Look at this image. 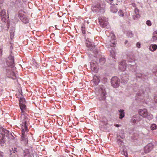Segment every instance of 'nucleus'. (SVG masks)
<instances>
[{"label": "nucleus", "instance_id": "nucleus-18", "mask_svg": "<svg viewBox=\"0 0 157 157\" xmlns=\"http://www.w3.org/2000/svg\"><path fill=\"white\" fill-rule=\"evenodd\" d=\"M105 6H104L103 5H101L99 4H97L95 6V7L97 8L96 10H98V11H100L102 9H104V8H105Z\"/></svg>", "mask_w": 157, "mask_h": 157}, {"label": "nucleus", "instance_id": "nucleus-9", "mask_svg": "<svg viewBox=\"0 0 157 157\" xmlns=\"http://www.w3.org/2000/svg\"><path fill=\"white\" fill-rule=\"evenodd\" d=\"M153 145L151 144H149L144 147V151L146 153L150 152L153 148Z\"/></svg>", "mask_w": 157, "mask_h": 157}, {"label": "nucleus", "instance_id": "nucleus-13", "mask_svg": "<svg viewBox=\"0 0 157 157\" xmlns=\"http://www.w3.org/2000/svg\"><path fill=\"white\" fill-rule=\"evenodd\" d=\"M126 68V65L125 62L124 61L121 62L119 65V69L122 71H124Z\"/></svg>", "mask_w": 157, "mask_h": 157}, {"label": "nucleus", "instance_id": "nucleus-11", "mask_svg": "<svg viewBox=\"0 0 157 157\" xmlns=\"http://www.w3.org/2000/svg\"><path fill=\"white\" fill-rule=\"evenodd\" d=\"M100 24L103 27H105L108 24V21L104 18L99 19Z\"/></svg>", "mask_w": 157, "mask_h": 157}, {"label": "nucleus", "instance_id": "nucleus-20", "mask_svg": "<svg viewBox=\"0 0 157 157\" xmlns=\"http://www.w3.org/2000/svg\"><path fill=\"white\" fill-rule=\"evenodd\" d=\"M152 39L153 41L157 40V31H155L153 33Z\"/></svg>", "mask_w": 157, "mask_h": 157}, {"label": "nucleus", "instance_id": "nucleus-43", "mask_svg": "<svg viewBox=\"0 0 157 157\" xmlns=\"http://www.w3.org/2000/svg\"><path fill=\"white\" fill-rule=\"evenodd\" d=\"M7 14H8V11L7 10Z\"/></svg>", "mask_w": 157, "mask_h": 157}, {"label": "nucleus", "instance_id": "nucleus-31", "mask_svg": "<svg viewBox=\"0 0 157 157\" xmlns=\"http://www.w3.org/2000/svg\"><path fill=\"white\" fill-rule=\"evenodd\" d=\"M135 12L136 14H139V10L137 8H135Z\"/></svg>", "mask_w": 157, "mask_h": 157}, {"label": "nucleus", "instance_id": "nucleus-21", "mask_svg": "<svg viewBox=\"0 0 157 157\" xmlns=\"http://www.w3.org/2000/svg\"><path fill=\"white\" fill-rule=\"evenodd\" d=\"M105 62V60L104 58H101L99 59V63L101 65H103Z\"/></svg>", "mask_w": 157, "mask_h": 157}, {"label": "nucleus", "instance_id": "nucleus-6", "mask_svg": "<svg viewBox=\"0 0 157 157\" xmlns=\"http://www.w3.org/2000/svg\"><path fill=\"white\" fill-rule=\"evenodd\" d=\"M7 64L9 67L14 66V60L13 56L10 55L6 59V61Z\"/></svg>", "mask_w": 157, "mask_h": 157}, {"label": "nucleus", "instance_id": "nucleus-46", "mask_svg": "<svg viewBox=\"0 0 157 157\" xmlns=\"http://www.w3.org/2000/svg\"><path fill=\"white\" fill-rule=\"evenodd\" d=\"M128 80H126L125 81H127Z\"/></svg>", "mask_w": 157, "mask_h": 157}, {"label": "nucleus", "instance_id": "nucleus-42", "mask_svg": "<svg viewBox=\"0 0 157 157\" xmlns=\"http://www.w3.org/2000/svg\"><path fill=\"white\" fill-rule=\"evenodd\" d=\"M128 42V41L127 40H126L124 42V44H126Z\"/></svg>", "mask_w": 157, "mask_h": 157}, {"label": "nucleus", "instance_id": "nucleus-4", "mask_svg": "<svg viewBox=\"0 0 157 157\" xmlns=\"http://www.w3.org/2000/svg\"><path fill=\"white\" fill-rule=\"evenodd\" d=\"M112 86L114 88H117L119 86L120 80L117 77H114L112 78L111 80Z\"/></svg>", "mask_w": 157, "mask_h": 157}, {"label": "nucleus", "instance_id": "nucleus-2", "mask_svg": "<svg viewBox=\"0 0 157 157\" xmlns=\"http://www.w3.org/2000/svg\"><path fill=\"white\" fill-rule=\"evenodd\" d=\"M25 98H20L19 100V106L20 109L21 111L22 115L21 117H21L23 115L25 117H28L25 115V113L26 109V106L25 105Z\"/></svg>", "mask_w": 157, "mask_h": 157}, {"label": "nucleus", "instance_id": "nucleus-34", "mask_svg": "<svg viewBox=\"0 0 157 157\" xmlns=\"http://www.w3.org/2000/svg\"><path fill=\"white\" fill-rule=\"evenodd\" d=\"M154 101L155 103H157V96L155 97Z\"/></svg>", "mask_w": 157, "mask_h": 157}, {"label": "nucleus", "instance_id": "nucleus-32", "mask_svg": "<svg viewBox=\"0 0 157 157\" xmlns=\"http://www.w3.org/2000/svg\"><path fill=\"white\" fill-rule=\"evenodd\" d=\"M89 43H90L89 42H87V43H86V46L87 47H89V48L91 47V46L92 45L91 44L90 45V44H88Z\"/></svg>", "mask_w": 157, "mask_h": 157}, {"label": "nucleus", "instance_id": "nucleus-26", "mask_svg": "<svg viewBox=\"0 0 157 157\" xmlns=\"http://www.w3.org/2000/svg\"><path fill=\"white\" fill-rule=\"evenodd\" d=\"M6 142L5 138V136H2L1 139H0V144H3Z\"/></svg>", "mask_w": 157, "mask_h": 157}, {"label": "nucleus", "instance_id": "nucleus-47", "mask_svg": "<svg viewBox=\"0 0 157 157\" xmlns=\"http://www.w3.org/2000/svg\"><path fill=\"white\" fill-rule=\"evenodd\" d=\"M121 138L122 139H123V137H121Z\"/></svg>", "mask_w": 157, "mask_h": 157}, {"label": "nucleus", "instance_id": "nucleus-29", "mask_svg": "<svg viewBox=\"0 0 157 157\" xmlns=\"http://www.w3.org/2000/svg\"><path fill=\"white\" fill-rule=\"evenodd\" d=\"M136 15L134 17V19H136V18H138L140 17V16L139 14H136Z\"/></svg>", "mask_w": 157, "mask_h": 157}, {"label": "nucleus", "instance_id": "nucleus-7", "mask_svg": "<svg viewBox=\"0 0 157 157\" xmlns=\"http://www.w3.org/2000/svg\"><path fill=\"white\" fill-rule=\"evenodd\" d=\"M90 67L91 70L94 72H96L98 70V64L96 62H91L90 63Z\"/></svg>", "mask_w": 157, "mask_h": 157}, {"label": "nucleus", "instance_id": "nucleus-45", "mask_svg": "<svg viewBox=\"0 0 157 157\" xmlns=\"http://www.w3.org/2000/svg\"><path fill=\"white\" fill-rule=\"evenodd\" d=\"M0 3H2V2H0Z\"/></svg>", "mask_w": 157, "mask_h": 157}, {"label": "nucleus", "instance_id": "nucleus-1", "mask_svg": "<svg viewBox=\"0 0 157 157\" xmlns=\"http://www.w3.org/2000/svg\"><path fill=\"white\" fill-rule=\"evenodd\" d=\"M29 119L24 115L21 117V124L22 129V135L21 140L26 145L28 144V138L25 131H28V126L29 124Z\"/></svg>", "mask_w": 157, "mask_h": 157}, {"label": "nucleus", "instance_id": "nucleus-14", "mask_svg": "<svg viewBox=\"0 0 157 157\" xmlns=\"http://www.w3.org/2000/svg\"><path fill=\"white\" fill-rule=\"evenodd\" d=\"M116 43L115 41V36L113 35V40H111L110 42V45L112 47H114Z\"/></svg>", "mask_w": 157, "mask_h": 157}, {"label": "nucleus", "instance_id": "nucleus-38", "mask_svg": "<svg viewBox=\"0 0 157 157\" xmlns=\"http://www.w3.org/2000/svg\"><path fill=\"white\" fill-rule=\"evenodd\" d=\"M115 126L117 127H119L120 126V125L119 124H116L115 125Z\"/></svg>", "mask_w": 157, "mask_h": 157}, {"label": "nucleus", "instance_id": "nucleus-40", "mask_svg": "<svg viewBox=\"0 0 157 157\" xmlns=\"http://www.w3.org/2000/svg\"><path fill=\"white\" fill-rule=\"evenodd\" d=\"M110 53L111 54H113V53L114 54H115V52L113 51V52H110Z\"/></svg>", "mask_w": 157, "mask_h": 157}, {"label": "nucleus", "instance_id": "nucleus-37", "mask_svg": "<svg viewBox=\"0 0 157 157\" xmlns=\"http://www.w3.org/2000/svg\"><path fill=\"white\" fill-rule=\"evenodd\" d=\"M0 157H3L2 153L1 152H0Z\"/></svg>", "mask_w": 157, "mask_h": 157}, {"label": "nucleus", "instance_id": "nucleus-22", "mask_svg": "<svg viewBox=\"0 0 157 157\" xmlns=\"http://www.w3.org/2000/svg\"><path fill=\"white\" fill-rule=\"evenodd\" d=\"M10 75H11V77H9V78H11L13 79H15L16 78L15 74L13 71L12 72H11V73Z\"/></svg>", "mask_w": 157, "mask_h": 157}, {"label": "nucleus", "instance_id": "nucleus-17", "mask_svg": "<svg viewBox=\"0 0 157 157\" xmlns=\"http://www.w3.org/2000/svg\"><path fill=\"white\" fill-rule=\"evenodd\" d=\"M157 49V45L156 44L151 45L149 48V50L152 52H153L156 50Z\"/></svg>", "mask_w": 157, "mask_h": 157}, {"label": "nucleus", "instance_id": "nucleus-35", "mask_svg": "<svg viewBox=\"0 0 157 157\" xmlns=\"http://www.w3.org/2000/svg\"><path fill=\"white\" fill-rule=\"evenodd\" d=\"M122 153H124V155L126 156L127 157L128 156V154L127 153H124V151H123Z\"/></svg>", "mask_w": 157, "mask_h": 157}, {"label": "nucleus", "instance_id": "nucleus-3", "mask_svg": "<svg viewBox=\"0 0 157 157\" xmlns=\"http://www.w3.org/2000/svg\"><path fill=\"white\" fill-rule=\"evenodd\" d=\"M139 115L144 118H146L149 120L152 119L153 117L152 114H149L147 109H140L139 111Z\"/></svg>", "mask_w": 157, "mask_h": 157}, {"label": "nucleus", "instance_id": "nucleus-25", "mask_svg": "<svg viewBox=\"0 0 157 157\" xmlns=\"http://www.w3.org/2000/svg\"><path fill=\"white\" fill-rule=\"evenodd\" d=\"M81 30L82 34H85L86 33V28L84 25H83L81 27Z\"/></svg>", "mask_w": 157, "mask_h": 157}, {"label": "nucleus", "instance_id": "nucleus-39", "mask_svg": "<svg viewBox=\"0 0 157 157\" xmlns=\"http://www.w3.org/2000/svg\"><path fill=\"white\" fill-rule=\"evenodd\" d=\"M103 79L105 81H107V78H105V77Z\"/></svg>", "mask_w": 157, "mask_h": 157}, {"label": "nucleus", "instance_id": "nucleus-44", "mask_svg": "<svg viewBox=\"0 0 157 157\" xmlns=\"http://www.w3.org/2000/svg\"><path fill=\"white\" fill-rule=\"evenodd\" d=\"M88 33H90L89 32H87Z\"/></svg>", "mask_w": 157, "mask_h": 157}, {"label": "nucleus", "instance_id": "nucleus-23", "mask_svg": "<svg viewBox=\"0 0 157 157\" xmlns=\"http://www.w3.org/2000/svg\"><path fill=\"white\" fill-rule=\"evenodd\" d=\"M27 153L24 155V157H34L33 155L30 154L29 152L27 151Z\"/></svg>", "mask_w": 157, "mask_h": 157}, {"label": "nucleus", "instance_id": "nucleus-27", "mask_svg": "<svg viewBox=\"0 0 157 157\" xmlns=\"http://www.w3.org/2000/svg\"><path fill=\"white\" fill-rule=\"evenodd\" d=\"M127 35L128 36L130 37H133V34L132 33V31H128L127 33Z\"/></svg>", "mask_w": 157, "mask_h": 157}, {"label": "nucleus", "instance_id": "nucleus-12", "mask_svg": "<svg viewBox=\"0 0 157 157\" xmlns=\"http://www.w3.org/2000/svg\"><path fill=\"white\" fill-rule=\"evenodd\" d=\"M6 12L5 10H2L0 12V15L2 20L5 22L6 21Z\"/></svg>", "mask_w": 157, "mask_h": 157}, {"label": "nucleus", "instance_id": "nucleus-8", "mask_svg": "<svg viewBox=\"0 0 157 157\" xmlns=\"http://www.w3.org/2000/svg\"><path fill=\"white\" fill-rule=\"evenodd\" d=\"M99 93L102 97L101 99H105V98L106 93L105 88L102 86H100L99 90Z\"/></svg>", "mask_w": 157, "mask_h": 157}, {"label": "nucleus", "instance_id": "nucleus-10", "mask_svg": "<svg viewBox=\"0 0 157 157\" xmlns=\"http://www.w3.org/2000/svg\"><path fill=\"white\" fill-rule=\"evenodd\" d=\"M3 71L7 77L9 78V77H11L10 74H11V72H12V71L9 67H7L4 68Z\"/></svg>", "mask_w": 157, "mask_h": 157}, {"label": "nucleus", "instance_id": "nucleus-33", "mask_svg": "<svg viewBox=\"0 0 157 157\" xmlns=\"http://www.w3.org/2000/svg\"><path fill=\"white\" fill-rule=\"evenodd\" d=\"M136 46L138 48H140V43L139 42H137V43H136Z\"/></svg>", "mask_w": 157, "mask_h": 157}, {"label": "nucleus", "instance_id": "nucleus-36", "mask_svg": "<svg viewBox=\"0 0 157 157\" xmlns=\"http://www.w3.org/2000/svg\"><path fill=\"white\" fill-rule=\"evenodd\" d=\"M17 148H14V150H13V152L14 153H15L16 152H17V151H16Z\"/></svg>", "mask_w": 157, "mask_h": 157}, {"label": "nucleus", "instance_id": "nucleus-15", "mask_svg": "<svg viewBox=\"0 0 157 157\" xmlns=\"http://www.w3.org/2000/svg\"><path fill=\"white\" fill-rule=\"evenodd\" d=\"M93 81L96 85H98L100 81V79L96 75L94 76Z\"/></svg>", "mask_w": 157, "mask_h": 157}, {"label": "nucleus", "instance_id": "nucleus-16", "mask_svg": "<svg viewBox=\"0 0 157 157\" xmlns=\"http://www.w3.org/2000/svg\"><path fill=\"white\" fill-rule=\"evenodd\" d=\"M2 131L4 132V133L3 134L5 136H6V137H9L11 136H12V134L10 133H9V132L8 131L5 129H2Z\"/></svg>", "mask_w": 157, "mask_h": 157}, {"label": "nucleus", "instance_id": "nucleus-5", "mask_svg": "<svg viewBox=\"0 0 157 157\" xmlns=\"http://www.w3.org/2000/svg\"><path fill=\"white\" fill-rule=\"evenodd\" d=\"M23 11L22 10H20L18 13V15L20 19L25 24L29 22V19L26 16L22 14Z\"/></svg>", "mask_w": 157, "mask_h": 157}, {"label": "nucleus", "instance_id": "nucleus-41", "mask_svg": "<svg viewBox=\"0 0 157 157\" xmlns=\"http://www.w3.org/2000/svg\"><path fill=\"white\" fill-rule=\"evenodd\" d=\"M113 35H114V34H112V36H111V39L112 40H113Z\"/></svg>", "mask_w": 157, "mask_h": 157}, {"label": "nucleus", "instance_id": "nucleus-28", "mask_svg": "<svg viewBox=\"0 0 157 157\" xmlns=\"http://www.w3.org/2000/svg\"><path fill=\"white\" fill-rule=\"evenodd\" d=\"M118 13L119 16L121 17H123L124 15V14L121 10H120L118 12Z\"/></svg>", "mask_w": 157, "mask_h": 157}, {"label": "nucleus", "instance_id": "nucleus-24", "mask_svg": "<svg viewBox=\"0 0 157 157\" xmlns=\"http://www.w3.org/2000/svg\"><path fill=\"white\" fill-rule=\"evenodd\" d=\"M157 127L156 124H152L151 126V130H153L156 129Z\"/></svg>", "mask_w": 157, "mask_h": 157}, {"label": "nucleus", "instance_id": "nucleus-30", "mask_svg": "<svg viewBox=\"0 0 157 157\" xmlns=\"http://www.w3.org/2000/svg\"><path fill=\"white\" fill-rule=\"evenodd\" d=\"M146 24L148 26H151V21L150 20H147L146 21Z\"/></svg>", "mask_w": 157, "mask_h": 157}, {"label": "nucleus", "instance_id": "nucleus-19", "mask_svg": "<svg viewBox=\"0 0 157 157\" xmlns=\"http://www.w3.org/2000/svg\"><path fill=\"white\" fill-rule=\"evenodd\" d=\"M119 112L120 113L119 114V118L121 119H122V118L124 117L125 113L124 112V110L120 109V110H119Z\"/></svg>", "mask_w": 157, "mask_h": 157}]
</instances>
